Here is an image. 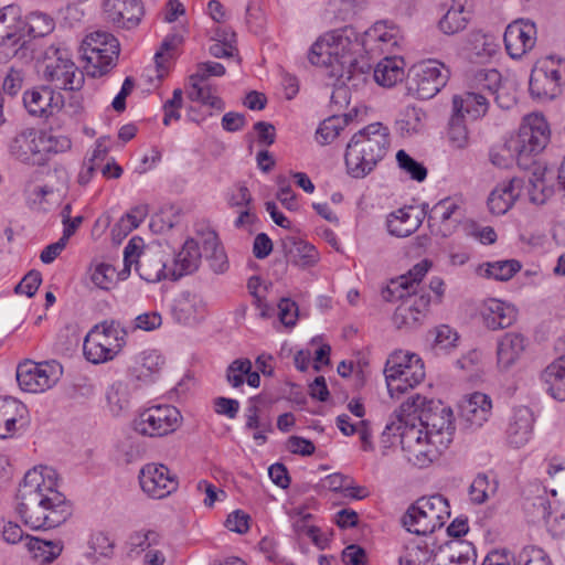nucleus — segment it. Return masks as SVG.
Listing matches in <instances>:
<instances>
[{"mask_svg":"<svg viewBox=\"0 0 565 565\" xmlns=\"http://www.w3.org/2000/svg\"><path fill=\"white\" fill-rule=\"evenodd\" d=\"M17 512L32 530L61 525L72 514V505L57 489L54 469L35 467L29 470L17 493Z\"/></svg>","mask_w":565,"mask_h":565,"instance_id":"obj_1","label":"nucleus"},{"mask_svg":"<svg viewBox=\"0 0 565 565\" xmlns=\"http://www.w3.org/2000/svg\"><path fill=\"white\" fill-rule=\"evenodd\" d=\"M361 44L352 28H344L319 38L311 46L308 58L312 65L329 68V76L341 85L358 87L371 71L369 62L359 55Z\"/></svg>","mask_w":565,"mask_h":565,"instance_id":"obj_2","label":"nucleus"},{"mask_svg":"<svg viewBox=\"0 0 565 565\" xmlns=\"http://www.w3.org/2000/svg\"><path fill=\"white\" fill-rule=\"evenodd\" d=\"M396 422L386 425L384 434L395 435L406 422L419 423L418 428H424L428 437H436L440 446H447L451 441L454 433L452 411L441 401L427 399L419 394L407 397L399 409L395 412Z\"/></svg>","mask_w":565,"mask_h":565,"instance_id":"obj_3","label":"nucleus"},{"mask_svg":"<svg viewBox=\"0 0 565 565\" xmlns=\"http://www.w3.org/2000/svg\"><path fill=\"white\" fill-rule=\"evenodd\" d=\"M390 132L381 122H373L354 134L347 145V172L355 179L369 175L386 156Z\"/></svg>","mask_w":565,"mask_h":565,"instance_id":"obj_4","label":"nucleus"},{"mask_svg":"<svg viewBox=\"0 0 565 565\" xmlns=\"http://www.w3.org/2000/svg\"><path fill=\"white\" fill-rule=\"evenodd\" d=\"M450 516L449 503L441 494L423 497L412 504L402 522L405 529L417 535H427L441 527Z\"/></svg>","mask_w":565,"mask_h":565,"instance_id":"obj_5","label":"nucleus"},{"mask_svg":"<svg viewBox=\"0 0 565 565\" xmlns=\"http://www.w3.org/2000/svg\"><path fill=\"white\" fill-rule=\"evenodd\" d=\"M126 331L116 321H104L95 326L85 337V358L94 363L113 360L124 348Z\"/></svg>","mask_w":565,"mask_h":565,"instance_id":"obj_6","label":"nucleus"},{"mask_svg":"<svg viewBox=\"0 0 565 565\" xmlns=\"http://www.w3.org/2000/svg\"><path fill=\"white\" fill-rule=\"evenodd\" d=\"M529 85L533 98L551 100L559 96L565 86V60L555 55L537 60Z\"/></svg>","mask_w":565,"mask_h":565,"instance_id":"obj_7","label":"nucleus"},{"mask_svg":"<svg viewBox=\"0 0 565 565\" xmlns=\"http://www.w3.org/2000/svg\"><path fill=\"white\" fill-rule=\"evenodd\" d=\"M43 64V78L50 82L54 88L65 90L82 88L85 81L84 74L71 60L65 47L55 45L47 47Z\"/></svg>","mask_w":565,"mask_h":565,"instance_id":"obj_8","label":"nucleus"},{"mask_svg":"<svg viewBox=\"0 0 565 565\" xmlns=\"http://www.w3.org/2000/svg\"><path fill=\"white\" fill-rule=\"evenodd\" d=\"M81 49L83 58L88 64V74L93 77L108 73L116 65L120 52L118 40L103 31L87 35Z\"/></svg>","mask_w":565,"mask_h":565,"instance_id":"obj_9","label":"nucleus"},{"mask_svg":"<svg viewBox=\"0 0 565 565\" xmlns=\"http://www.w3.org/2000/svg\"><path fill=\"white\" fill-rule=\"evenodd\" d=\"M449 71L444 64L428 60L414 65L406 77L407 93L419 99L434 97L447 83Z\"/></svg>","mask_w":565,"mask_h":565,"instance_id":"obj_10","label":"nucleus"},{"mask_svg":"<svg viewBox=\"0 0 565 565\" xmlns=\"http://www.w3.org/2000/svg\"><path fill=\"white\" fill-rule=\"evenodd\" d=\"M396 433H399L401 445L403 450L407 452L408 460L418 466L433 462L441 448L446 447L439 445L438 438L428 437V434L424 433L414 423L406 422L401 430H395Z\"/></svg>","mask_w":565,"mask_h":565,"instance_id":"obj_11","label":"nucleus"},{"mask_svg":"<svg viewBox=\"0 0 565 565\" xmlns=\"http://www.w3.org/2000/svg\"><path fill=\"white\" fill-rule=\"evenodd\" d=\"M180 422V412L174 406L157 405L141 412L134 420V428L143 436L161 437L173 433Z\"/></svg>","mask_w":565,"mask_h":565,"instance_id":"obj_12","label":"nucleus"},{"mask_svg":"<svg viewBox=\"0 0 565 565\" xmlns=\"http://www.w3.org/2000/svg\"><path fill=\"white\" fill-rule=\"evenodd\" d=\"M550 140L548 124L542 115L532 114L525 117L518 137L512 141L513 150L519 160L522 157L541 152Z\"/></svg>","mask_w":565,"mask_h":565,"instance_id":"obj_13","label":"nucleus"},{"mask_svg":"<svg viewBox=\"0 0 565 565\" xmlns=\"http://www.w3.org/2000/svg\"><path fill=\"white\" fill-rule=\"evenodd\" d=\"M57 380V372L49 363L25 361L17 369V381L25 392L42 393L52 387Z\"/></svg>","mask_w":565,"mask_h":565,"instance_id":"obj_14","label":"nucleus"},{"mask_svg":"<svg viewBox=\"0 0 565 565\" xmlns=\"http://www.w3.org/2000/svg\"><path fill=\"white\" fill-rule=\"evenodd\" d=\"M139 481L142 490L156 499H162L178 488L175 476L166 466L158 463L146 465L140 470Z\"/></svg>","mask_w":565,"mask_h":565,"instance_id":"obj_15","label":"nucleus"},{"mask_svg":"<svg viewBox=\"0 0 565 565\" xmlns=\"http://www.w3.org/2000/svg\"><path fill=\"white\" fill-rule=\"evenodd\" d=\"M503 40L510 57L521 58L535 46L536 26L531 21H513L507 26Z\"/></svg>","mask_w":565,"mask_h":565,"instance_id":"obj_16","label":"nucleus"},{"mask_svg":"<svg viewBox=\"0 0 565 565\" xmlns=\"http://www.w3.org/2000/svg\"><path fill=\"white\" fill-rule=\"evenodd\" d=\"M104 12L107 19L118 28H136L143 15L139 0H105Z\"/></svg>","mask_w":565,"mask_h":565,"instance_id":"obj_17","label":"nucleus"},{"mask_svg":"<svg viewBox=\"0 0 565 565\" xmlns=\"http://www.w3.org/2000/svg\"><path fill=\"white\" fill-rule=\"evenodd\" d=\"M430 263L425 259L416 264L406 275L392 280L391 285L383 291L386 301H395L417 295V287L427 274Z\"/></svg>","mask_w":565,"mask_h":565,"instance_id":"obj_18","label":"nucleus"},{"mask_svg":"<svg viewBox=\"0 0 565 565\" xmlns=\"http://www.w3.org/2000/svg\"><path fill=\"white\" fill-rule=\"evenodd\" d=\"M169 256L166 249L159 247L147 248L137 260L136 270L148 282H157L171 277V269L167 268L166 258Z\"/></svg>","mask_w":565,"mask_h":565,"instance_id":"obj_19","label":"nucleus"},{"mask_svg":"<svg viewBox=\"0 0 565 565\" xmlns=\"http://www.w3.org/2000/svg\"><path fill=\"white\" fill-rule=\"evenodd\" d=\"M40 136L33 128H28L12 139L10 143V152L19 160L32 164H43L46 160L45 154L41 153L39 146Z\"/></svg>","mask_w":565,"mask_h":565,"instance_id":"obj_20","label":"nucleus"},{"mask_svg":"<svg viewBox=\"0 0 565 565\" xmlns=\"http://www.w3.org/2000/svg\"><path fill=\"white\" fill-rule=\"evenodd\" d=\"M10 42L20 47L26 43L24 21L19 18V10L14 6L0 10V44Z\"/></svg>","mask_w":565,"mask_h":565,"instance_id":"obj_21","label":"nucleus"},{"mask_svg":"<svg viewBox=\"0 0 565 565\" xmlns=\"http://www.w3.org/2000/svg\"><path fill=\"white\" fill-rule=\"evenodd\" d=\"M61 103V97L55 98L53 89L47 86L34 87L23 95L25 109L35 117L49 116L54 108H60Z\"/></svg>","mask_w":565,"mask_h":565,"instance_id":"obj_22","label":"nucleus"},{"mask_svg":"<svg viewBox=\"0 0 565 565\" xmlns=\"http://www.w3.org/2000/svg\"><path fill=\"white\" fill-rule=\"evenodd\" d=\"M482 318L490 330L509 328L516 320V310L498 299H488L482 307Z\"/></svg>","mask_w":565,"mask_h":565,"instance_id":"obj_23","label":"nucleus"},{"mask_svg":"<svg viewBox=\"0 0 565 565\" xmlns=\"http://www.w3.org/2000/svg\"><path fill=\"white\" fill-rule=\"evenodd\" d=\"M521 183V180L513 178L492 190L487 202L489 211L494 215L505 214L520 195Z\"/></svg>","mask_w":565,"mask_h":565,"instance_id":"obj_24","label":"nucleus"},{"mask_svg":"<svg viewBox=\"0 0 565 565\" xmlns=\"http://www.w3.org/2000/svg\"><path fill=\"white\" fill-rule=\"evenodd\" d=\"M282 249L291 264L303 269L315 266L319 260V253L313 245L295 237L282 239Z\"/></svg>","mask_w":565,"mask_h":565,"instance_id":"obj_25","label":"nucleus"},{"mask_svg":"<svg viewBox=\"0 0 565 565\" xmlns=\"http://www.w3.org/2000/svg\"><path fill=\"white\" fill-rule=\"evenodd\" d=\"M546 392L557 401H565V355L550 363L541 373Z\"/></svg>","mask_w":565,"mask_h":565,"instance_id":"obj_26","label":"nucleus"},{"mask_svg":"<svg viewBox=\"0 0 565 565\" xmlns=\"http://www.w3.org/2000/svg\"><path fill=\"white\" fill-rule=\"evenodd\" d=\"M201 262V253L199 243L192 238L186 239L181 250L177 254L171 269V278L173 280L191 274L199 268Z\"/></svg>","mask_w":565,"mask_h":565,"instance_id":"obj_27","label":"nucleus"},{"mask_svg":"<svg viewBox=\"0 0 565 565\" xmlns=\"http://www.w3.org/2000/svg\"><path fill=\"white\" fill-rule=\"evenodd\" d=\"M492 404L488 395L476 392L461 406V414L471 425L482 426L491 416Z\"/></svg>","mask_w":565,"mask_h":565,"instance_id":"obj_28","label":"nucleus"},{"mask_svg":"<svg viewBox=\"0 0 565 565\" xmlns=\"http://www.w3.org/2000/svg\"><path fill=\"white\" fill-rule=\"evenodd\" d=\"M488 96L470 89L462 95L452 98V111L456 114L470 115L472 118L483 116L488 110Z\"/></svg>","mask_w":565,"mask_h":565,"instance_id":"obj_29","label":"nucleus"},{"mask_svg":"<svg viewBox=\"0 0 565 565\" xmlns=\"http://www.w3.org/2000/svg\"><path fill=\"white\" fill-rule=\"evenodd\" d=\"M501 85V74L494 68H477L469 74V88L481 95L486 94L488 99H497V92Z\"/></svg>","mask_w":565,"mask_h":565,"instance_id":"obj_30","label":"nucleus"},{"mask_svg":"<svg viewBox=\"0 0 565 565\" xmlns=\"http://www.w3.org/2000/svg\"><path fill=\"white\" fill-rule=\"evenodd\" d=\"M525 349L524 337L520 333H505L498 343V364L509 369L520 358Z\"/></svg>","mask_w":565,"mask_h":565,"instance_id":"obj_31","label":"nucleus"},{"mask_svg":"<svg viewBox=\"0 0 565 565\" xmlns=\"http://www.w3.org/2000/svg\"><path fill=\"white\" fill-rule=\"evenodd\" d=\"M467 0H454L450 8L439 21L440 30L452 35L466 29L470 20V11L466 9Z\"/></svg>","mask_w":565,"mask_h":565,"instance_id":"obj_32","label":"nucleus"},{"mask_svg":"<svg viewBox=\"0 0 565 565\" xmlns=\"http://www.w3.org/2000/svg\"><path fill=\"white\" fill-rule=\"evenodd\" d=\"M202 246L212 270L215 274L225 273L228 268V260L216 233L206 232L203 235Z\"/></svg>","mask_w":565,"mask_h":565,"instance_id":"obj_33","label":"nucleus"},{"mask_svg":"<svg viewBox=\"0 0 565 565\" xmlns=\"http://www.w3.org/2000/svg\"><path fill=\"white\" fill-rule=\"evenodd\" d=\"M472 554L471 544L463 541L452 542L440 552L436 565H473Z\"/></svg>","mask_w":565,"mask_h":565,"instance_id":"obj_34","label":"nucleus"},{"mask_svg":"<svg viewBox=\"0 0 565 565\" xmlns=\"http://www.w3.org/2000/svg\"><path fill=\"white\" fill-rule=\"evenodd\" d=\"M403 60L385 57L373 70L374 81L384 87H392L404 77Z\"/></svg>","mask_w":565,"mask_h":565,"instance_id":"obj_35","label":"nucleus"},{"mask_svg":"<svg viewBox=\"0 0 565 565\" xmlns=\"http://www.w3.org/2000/svg\"><path fill=\"white\" fill-rule=\"evenodd\" d=\"M420 225V220L413 215L411 210L401 209L390 214L387 218V231L396 237H407L415 233Z\"/></svg>","mask_w":565,"mask_h":565,"instance_id":"obj_36","label":"nucleus"},{"mask_svg":"<svg viewBox=\"0 0 565 565\" xmlns=\"http://www.w3.org/2000/svg\"><path fill=\"white\" fill-rule=\"evenodd\" d=\"M390 358H396V371L414 386L424 380V365L416 354L394 353Z\"/></svg>","mask_w":565,"mask_h":565,"instance_id":"obj_37","label":"nucleus"},{"mask_svg":"<svg viewBox=\"0 0 565 565\" xmlns=\"http://www.w3.org/2000/svg\"><path fill=\"white\" fill-rule=\"evenodd\" d=\"M429 305V297L420 295L412 305L402 303L393 315V321L397 328L413 326L419 320V316Z\"/></svg>","mask_w":565,"mask_h":565,"instance_id":"obj_38","label":"nucleus"},{"mask_svg":"<svg viewBox=\"0 0 565 565\" xmlns=\"http://www.w3.org/2000/svg\"><path fill=\"white\" fill-rule=\"evenodd\" d=\"M21 403L9 396H0V438H7L15 430Z\"/></svg>","mask_w":565,"mask_h":565,"instance_id":"obj_39","label":"nucleus"},{"mask_svg":"<svg viewBox=\"0 0 565 565\" xmlns=\"http://www.w3.org/2000/svg\"><path fill=\"white\" fill-rule=\"evenodd\" d=\"M26 546L32 557L40 564L53 562L63 550L60 542L44 541L38 537H29Z\"/></svg>","mask_w":565,"mask_h":565,"instance_id":"obj_40","label":"nucleus"},{"mask_svg":"<svg viewBox=\"0 0 565 565\" xmlns=\"http://www.w3.org/2000/svg\"><path fill=\"white\" fill-rule=\"evenodd\" d=\"M533 414L530 408L521 406L513 412L509 425V431L512 436L518 437L513 443H522L533 428Z\"/></svg>","mask_w":565,"mask_h":565,"instance_id":"obj_41","label":"nucleus"},{"mask_svg":"<svg viewBox=\"0 0 565 565\" xmlns=\"http://www.w3.org/2000/svg\"><path fill=\"white\" fill-rule=\"evenodd\" d=\"M189 82L190 89L186 92V95L191 100L200 102L220 110L224 108L223 100L215 95V88L210 85H201L202 81Z\"/></svg>","mask_w":565,"mask_h":565,"instance_id":"obj_42","label":"nucleus"},{"mask_svg":"<svg viewBox=\"0 0 565 565\" xmlns=\"http://www.w3.org/2000/svg\"><path fill=\"white\" fill-rule=\"evenodd\" d=\"M25 25V36L30 35L33 38H40L47 35L54 29L53 19L42 12H33L29 14L26 20L24 21Z\"/></svg>","mask_w":565,"mask_h":565,"instance_id":"obj_43","label":"nucleus"},{"mask_svg":"<svg viewBox=\"0 0 565 565\" xmlns=\"http://www.w3.org/2000/svg\"><path fill=\"white\" fill-rule=\"evenodd\" d=\"M396 358H390L385 365V379L387 383V390L392 397H394L396 394H402L408 388L414 387L412 383L407 381L406 377L403 375H399V373L396 371Z\"/></svg>","mask_w":565,"mask_h":565,"instance_id":"obj_44","label":"nucleus"},{"mask_svg":"<svg viewBox=\"0 0 565 565\" xmlns=\"http://www.w3.org/2000/svg\"><path fill=\"white\" fill-rule=\"evenodd\" d=\"M530 200L535 204H544L554 193V189L546 184L543 172H533L529 179Z\"/></svg>","mask_w":565,"mask_h":565,"instance_id":"obj_45","label":"nucleus"},{"mask_svg":"<svg viewBox=\"0 0 565 565\" xmlns=\"http://www.w3.org/2000/svg\"><path fill=\"white\" fill-rule=\"evenodd\" d=\"M448 138L451 145L457 149H463L467 147L469 142V135L462 114H456L452 111L449 120Z\"/></svg>","mask_w":565,"mask_h":565,"instance_id":"obj_46","label":"nucleus"},{"mask_svg":"<svg viewBox=\"0 0 565 565\" xmlns=\"http://www.w3.org/2000/svg\"><path fill=\"white\" fill-rule=\"evenodd\" d=\"M41 153H61L71 149L72 141L68 137L54 134L53 131L40 135Z\"/></svg>","mask_w":565,"mask_h":565,"instance_id":"obj_47","label":"nucleus"},{"mask_svg":"<svg viewBox=\"0 0 565 565\" xmlns=\"http://www.w3.org/2000/svg\"><path fill=\"white\" fill-rule=\"evenodd\" d=\"M520 269L521 265L518 260H501L488 264L486 275L494 278L495 280L507 281L520 271Z\"/></svg>","mask_w":565,"mask_h":565,"instance_id":"obj_48","label":"nucleus"},{"mask_svg":"<svg viewBox=\"0 0 565 565\" xmlns=\"http://www.w3.org/2000/svg\"><path fill=\"white\" fill-rule=\"evenodd\" d=\"M396 160L398 163V167L409 174V177L417 181L422 182L427 177V169L416 160H414L408 153H406L404 150H399L396 153Z\"/></svg>","mask_w":565,"mask_h":565,"instance_id":"obj_49","label":"nucleus"},{"mask_svg":"<svg viewBox=\"0 0 565 565\" xmlns=\"http://www.w3.org/2000/svg\"><path fill=\"white\" fill-rule=\"evenodd\" d=\"M2 90L7 95L15 96L23 87L25 73L20 67L10 66L2 73Z\"/></svg>","mask_w":565,"mask_h":565,"instance_id":"obj_50","label":"nucleus"},{"mask_svg":"<svg viewBox=\"0 0 565 565\" xmlns=\"http://www.w3.org/2000/svg\"><path fill=\"white\" fill-rule=\"evenodd\" d=\"M513 565H552V563L542 548L527 546L518 554Z\"/></svg>","mask_w":565,"mask_h":565,"instance_id":"obj_51","label":"nucleus"},{"mask_svg":"<svg viewBox=\"0 0 565 565\" xmlns=\"http://www.w3.org/2000/svg\"><path fill=\"white\" fill-rule=\"evenodd\" d=\"M495 483L490 484L486 475H478L469 488V494L475 503L481 504L489 498L490 492H495Z\"/></svg>","mask_w":565,"mask_h":565,"instance_id":"obj_52","label":"nucleus"},{"mask_svg":"<svg viewBox=\"0 0 565 565\" xmlns=\"http://www.w3.org/2000/svg\"><path fill=\"white\" fill-rule=\"evenodd\" d=\"M249 370H252L250 360H234L226 370V380L233 387H241L244 384V376Z\"/></svg>","mask_w":565,"mask_h":565,"instance_id":"obj_53","label":"nucleus"},{"mask_svg":"<svg viewBox=\"0 0 565 565\" xmlns=\"http://www.w3.org/2000/svg\"><path fill=\"white\" fill-rule=\"evenodd\" d=\"M116 278V269L108 264H99L92 274V281L100 289L108 290Z\"/></svg>","mask_w":565,"mask_h":565,"instance_id":"obj_54","label":"nucleus"},{"mask_svg":"<svg viewBox=\"0 0 565 565\" xmlns=\"http://www.w3.org/2000/svg\"><path fill=\"white\" fill-rule=\"evenodd\" d=\"M225 67L221 63L205 62L196 66V71L189 77V81H206L210 76H223Z\"/></svg>","mask_w":565,"mask_h":565,"instance_id":"obj_55","label":"nucleus"},{"mask_svg":"<svg viewBox=\"0 0 565 565\" xmlns=\"http://www.w3.org/2000/svg\"><path fill=\"white\" fill-rule=\"evenodd\" d=\"M458 209L459 206L450 200H441L436 205H434L428 218L431 221L445 223L451 218Z\"/></svg>","mask_w":565,"mask_h":565,"instance_id":"obj_56","label":"nucleus"},{"mask_svg":"<svg viewBox=\"0 0 565 565\" xmlns=\"http://www.w3.org/2000/svg\"><path fill=\"white\" fill-rule=\"evenodd\" d=\"M279 320L286 327H292L296 324L298 318V306L295 301L289 298L280 299L278 303Z\"/></svg>","mask_w":565,"mask_h":565,"instance_id":"obj_57","label":"nucleus"},{"mask_svg":"<svg viewBox=\"0 0 565 565\" xmlns=\"http://www.w3.org/2000/svg\"><path fill=\"white\" fill-rule=\"evenodd\" d=\"M41 274L32 270L23 277V279L15 286L14 290L17 294H24L28 297H32L41 285Z\"/></svg>","mask_w":565,"mask_h":565,"instance_id":"obj_58","label":"nucleus"},{"mask_svg":"<svg viewBox=\"0 0 565 565\" xmlns=\"http://www.w3.org/2000/svg\"><path fill=\"white\" fill-rule=\"evenodd\" d=\"M369 35L384 45L395 46L397 44L396 29L393 26L387 29L385 23L382 22L376 23L374 28L369 32Z\"/></svg>","mask_w":565,"mask_h":565,"instance_id":"obj_59","label":"nucleus"},{"mask_svg":"<svg viewBox=\"0 0 565 565\" xmlns=\"http://www.w3.org/2000/svg\"><path fill=\"white\" fill-rule=\"evenodd\" d=\"M225 525L232 532L246 533L249 529V515L241 510H236L227 516Z\"/></svg>","mask_w":565,"mask_h":565,"instance_id":"obj_60","label":"nucleus"},{"mask_svg":"<svg viewBox=\"0 0 565 565\" xmlns=\"http://www.w3.org/2000/svg\"><path fill=\"white\" fill-rule=\"evenodd\" d=\"M183 92L182 89L180 88H177L173 90V95H172V98L167 100L163 108H164V118H163V124L166 126H168L170 124V120L173 118V119H179L180 118V114L177 111L179 108H181L182 106V102H183Z\"/></svg>","mask_w":565,"mask_h":565,"instance_id":"obj_61","label":"nucleus"},{"mask_svg":"<svg viewBox=\"0 0 565 565\" xmlns=\"http://www.w3.org/2000/svg\"><path fill=\"white\" fill-rule=\"evenodd\" d=\"M435 347L448 349L455 347L458 334L449 326H440L435 331Z\"/></svg>","mask_w":565,"mask_h":565,"instance_id":"obj_62","label":"nucleus"},{"mask_svg":"<svg viewBox=\"0 0 565 565\" xmlns=\"http://www.w3.org/2000/svg\"><path fill=\"white\" fill-rule=\"evenodd\" d=\"M342 561L348 565H366V552L360 545L351 544L343 550Z\"/></svg>","mask_w":565,"mask_h":565,"instance_id":"obj_63","label":"nucleus"},{"mask_svg":"<svg viewBox=\"0 0 565 565\" xmlns=\"http://www.w3.org/2000/svg\"><path fill=\"white\" fill-rule=\"evenodd\" d=\"M162 323L161 315L157 311L141 313L135 319V328L143 331H152Z\"/></svg>","mask_w":565,"mask_h":565,"instance_id":"obj_64","label":"nucleus"}]
</instances>
